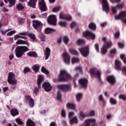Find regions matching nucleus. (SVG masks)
<instances>
[{"mask_svg": "<svg viewBox=\"0 0 126 126\" xmlns=\"http://www.w3.org/2000/svg\"><path fill=\"white\" fill-rule=\"evenodd\" d=\"M102 41L103 42V43L101 48V54L103 56H105L108 53V49L113 46V42L107 41V37L105 36L102 38Z\"/></svg>", "mask_w": 126, "mask_h": 126, "instance_id": "1", "label": "nucleus"}, {"mask_svg": "<svg viewBox=\"0 0 126 126\" xmlns=\"http://www.w3.org/2000/svg\"><path fill=\"white\" fill-rule=\"evenodd\" d=\"M59 81H68L70 79H72L71 75L67 72L66 70L63 69L60 71V74L58 76Z\"/></svg>", "mask_w": 126, "mask_h": 126, "instance_id": "2", "label": "nucleus"}, {"mask_svg": "<svg viewBox=\"0 0 126 126\" xmlns=\"http://www.w3.org/2000/svg\"><path fill=\"white\" fill-rule=\"evenodd\" d=\"M29 48L27 46H20L15 48V54L18 59H20L24 55V53L28 52Z\"/></svg>", "mask_w": 126, "mask_h": 126, "instance_id": "3", "label": "nucleus"}, {"mask_svg": "<svg viewBox=\"0 0 126 126\" xmlns=\"http://www.w3.org/2000/svg\"><path fill=\"white\" fill-rule=\"evenodd\" d=\"M7 81L11 85H16L17 84V79L15 78V74L11 72L8 74Z\"/></svg>", "mask_w": 126, "mask_h": 126, "instance_id": "4", "label": "nucleus"}, {"mask_svg": "<svg viewBox=\"0 0 126 126\" xmlns=\"http://www.w3.org/2000/svg\"><path fill=\"white\" fill-rule=\"evenodd\" d=\"M115 19L117 20H121L123 23L126 24V11H121L119 14L115 16Z\"/></svg>", "mask_w": 126, "mask_h": 126, "instance_id": "5", "label": "nucleus"}, {"mask_svg": "<svg viewBox=\"0 0 126 126\" xmlns=\"http://www.w3.org/2000/svg\"><path fill=\"white\" fill-rule=\"evenodd\" d=\"M101 0L102 10L105 11L106 13H109L110 11V6L108 0Z\"/></svg>", "mask_w": 126, "mask_h": 126, "instance_id": "6", "label": "nucleus"}, {"mask_svg": "<svg viewBox=\"0 0 126 126\" xmlns=\"http://www.w3.org/2000/svg\"><path fill=\"white\" fill-rule=\"evenodd\" d=\"M57 16L55 15H50L47 18V22L50 25H57Z\"/></svg>", "mask_w": 126, "mask_h": 126, "instance_id": "7", "label": "nucleus"}, {"mask_svg": "<svg viewBox=\"0 0 126 126\" xmlns=\"http://www.w3.org/2000/svg\"><path fill=\"white\" fill-rule=\"evenodd\" d=\"M62 58L63 59V63H65V64H67L69 65L70 64V55L67 52H63L62 54Z\"/></svg>", "mask_w": 126, "mask_h": 126, "instance_id": "8", "label": "nucleus"}, {"mask_svg": "<svg viewBox=\"0 0 126 126\" xmlns=\"http://www.w3.org/2000/svg\"><path fill=\"white\" fill-rule=\"evenodd\" d=\"M79 51L83 57L86 58V57H88V55H89V46H86L82 48H79Z\"/></svg>", "mask_w": 126, "mask_h": 126, "instance_id": "9", "label": "nucleus"}, {"mask_svg": "<svg viewBox=\"0 0 126 126\" xmlns=\"http://www.w3.org/2000/svg\"><path fill=\"white\" fill-rule=\"evenodd\" d=\"M42 87L44 89L46 92H50L53 89V86L51 85V84L48 82H44L42 84Z\"/></svg>", "mask_w": 126, "mask_h": 126, "instance_id": "10", "label": "nucleus"}, {"mask_svg": "<svg viewBox=\"0 0 126 126\" xmlns=\"http://www.w3.org/2000/svg\"><path fill=\"white\" fill-rule=\"evenodd\" d=\"M57 87L63 91H68L71 88V85L68 84L59 85L57 86Z\"/></svg>", "mask_w": 126, "mask_h": 126, "instance_id": "11", "label": "nucleus"}, {"mask_svg": "<svg viewBox=\"0 0 126 126\" xmlns=\"http://www.w3.org/2000/svg\"><path fill=\"white\" fill-rule=\"evenodd\" d=\"M38 6L40 10H42V11H47V10H48V8L47 7V5H46V3H45V1L44 0H40L38 3Z\"/></svg>", "mask_w": 126, "mask_h": 126, "instance_id": "12", "label": "nucleus"}, {"mask_svg": "<svg viewBox=\"0 0 126 126\" xmlns=\"http://www.w3.org/2000/svg\"><path fill=\"white\" fill-rule=\"evenodd\" d=\"M90 73L91 74H94L99 80H101V72L100 71L97 70L95 68H92L90 70Z\"/></svg>", "mask_w": 126, "mask_h": 126, "instance_id": "13", "label": "nucleus"}, {"mask_svg": "<svg viewBox=\"0 0 126 126\" xmlns=\"http://www.w3.org/2000/svg\"><path fill=\"white\" fill-rule=\"evenodd\" d=\"M37 79V84L38 87V88H41V84L43 81H44L45 78L44 76L42 75H38Z\"/></svg>", "mask_w": 126, "mask_h": 126, "instance_id": "14", "label": "nucleus"}, {"mask_svg": "<svg viewBox=\"0 0 126 126\" xmlns=\"http://www.w3.org/2000/svg\"><path fill=\"white\" fill-rule=\"evenodd\" d=\"M88 82V81H87V79H81L79 80V84H80V85L82 86V87H83V88H85V87L87 86Z\"/></svg>", "mask_w": 126, "mask_h": 126, "instance_id": "15", "label": "nucleus"}, {"mask_svg": "<svg viewBox=\"0 0 126 126\" xmlns=\"http://www.w3.org/2000/svg\"><path fill=\"white\" fill-rule=\"evenodd\" d=\"M96 122V119L92 118L87 119L85 121V125L82 126H90L91 123H95Z\"/></svg>", "mask_w": 126, "mask_h": 126, "instance_id": "16", "label": "nucleus"}, {"mask_svg": "<svg viewBox=\"0 0 126 126\" xmlns=\"http://www.w3.org/2000/svg\"><path fill=\"white\" fill-rule=\"evenodd\" d=\"M50 55H51V49L49 47H46L44 51V55L45 56V60H47L50 58Z\"/></svg>", "mask_w": 126, "mask_h": 126, "instance_id": "17", "label": "nucleus"}, {"mask_svg": "<svg viewBox=\"0 0 126 126\" xmlns=\"http://www.w3.org/2000/svg\"><path fill=\"white\" fill-rule=\"evenodd\" d=\"M107 81L111 84H115L116 83V78L113 75L108 76L107 77Z\"/></svg>", "mask_w": 126, "mask_h": 126, "instance_id": "18", "label": "nucleus"}, {"mask_svg": "<svg viewBox=\"0 0 126 126\" xmlns=\"http://www.w3.org/2000/svg\"><path fill=\"white\" fill-rule=\"evenodd\" d=\"M115 68L117 69V70H122V67L121 65H122V62L119 60H115Z\"/></svg>", "mask_w": 126, "mask_h": 126, "instance_id": "19", "label": "nucleus"}, {"mask_svg": "<svg viewBox=\"0 0 126 126\" xmlns=\"http://www.w3.org/2000/svg\"><path fill=\"white\" fill-rule=\"evenodd\" d=\"M66 106L67 109H71V110H75V108H76V105L75 103L70 102L67 103Z\"/></svg>", "mask_w": 126, "mask_h": 126, "instance_id": "20", "label": "nucleus"}, {"mask_svg": "<svg viewBox=\"0 0 126 126\" xmlns=\"http://www.w3.org/2000/svg\"><path fill=\"white\" fill-rule=\"evenodd\" d=\"M36 2H37V0H30L28 2V5L34 8L36 6Z\"/></svg>", "mask_w": 126, "mask_h": 126, "instance_id": "21", "label": "nucleus"}, {"mask_svg": "<svg viewBox=\"0 0 126 126\" xmlns=\"http://www.w3.org/2000/svg\"><path fill=\"white\" fill-rule=\"evenodd\" d=\"M16 44L17 45H27L28 46H29V43L28 41L22 40L21 39L18 40L16 41Z\"/></svg>", "mask_w": 126, "mask_h": 126, "instance_id": "22", "label": "nucleus"}, {"mask_svg": "<svg viewBox=\"0 0 126 126\" xmlns=\"http://www.w3.org/2000/svg\"><path fill=\"white\" fill-rule=\"evenodd\" d=\"M118 51L116 48H112L109 51L110 58H114L115 55H117Z\"/></svg>", "mask_w": 126, "mask_h": 126, "instance_id": "23", "label": "nucleus"}, {"mask_svg": "<svg viewBox=\"0 0 126 126\" xmlns=\"http://www.w3.org/2000/svg\"><path fill=\"white\" fill-rule=\"evenodd\" d=\"M78 118H77V117L76 116H74L69 120V124L70 125H73L74 124H78Z\"/></svg>", "mask_w": 126, "mask_h": 126, "instance_id": "24", "label": "nucleus"}, {"mask_svg": "<svg viewBox=\"0 0 126 126\" xmlns=\"http://www.w3.org/2000/svg\"><path fill=\"white\" fill-rule=\"evenodd\" d=\"M83 96V94L81 93H78L76 94V100L77 102H80L82 97Z\"/></svg>", "mask_w": 126, "mask_h": 126, "instance_id": "25", "label": "nucleus"}, {"mask_svg": "<svg viewBox=\"0 0 126 126\" xmlns=\"http://www.w3.org/2000/svg\"><path fill=\"white\" fill-rule=\"evenodd\" d=\"M27 32H21L19 33V35H18V38H21V39H24L25 40H27V37L23 36H27Z\"/></svg>", "mask_w": 126, "mask_h": 126, "instance_id": "26", "label": "nucleus"}, {"mask_svg": "<svg viewBox=\"0 0 126 126\" xmlns=\"http://www.w3.org/2000/svg\"><path fill=\"white\" fill-rule=\"evenodd\" d=\"M29 57H32L33 58H38V54L35 51H31L27 53Z\"/></svg>", "mask_w": 126, "mask_h": 126, "instance_id": "27", "label": "nucleus"}, {"mask_svg": "<svg viewBox=\"0 0 126 126\" xmlns=\"http://www.w3.org/2000/svg\"><path fill=\"white\" fill-rule=\"evenodd\" d=\"M11 115L13 117H15V116H18L19 115V113L18 112V111H17V109L14 108L12 109L10 111Z\"/></svg>", "mask_w": 126, "mask_h": 126, "instance_id": "28", "label": "nucleus"}, {"mask_svg": "<svg viewBox=\"0 0 126 126\" xmlns=\"http://www.w3.org/2000/svg\"><path fill=\"white\" fill-rule=\"evenodd\" d=\"M44 32L45 34H51V33H53V32H55V30L54 29H52L51 28L48 27L45 29Z\"/></svg>", "mask_w": 126, "mask_h": 126, "instance_id": "29", "label": "nucleus"}, {"mask_svg": "<svg viewBox=\"0 0 126 126\" xmlns=\"http://www.w3.org/2000/svg\"><path fill=\"white\" fill-rule=\"evenodd\" d=\"M78 117H79V119H80V120L82 121V120H83L84 118H86L87 116L84 114V112H83V111L80 110L79 111V115Z\"/></svg>", "mask_w": 126, "mask_h": 126, "instance_id": "30", "label": "nucleus"}, {"mask_svg": "<svg viewBox=\"0 0 126 126\" xmlns=\"http://www.w3.org/2000/svg\"><path fill=\"white\" fill-rule=\"evenodd\" d=\"M69 52L71 55H74L75 56H78V52L76 51V50L72 48H70L68 49Z\"/></svg>", "mask_w": 126, "mask_h": 126, "instance_id": "31", "label": "nucleus"}, {"mask_svg": "<svg viewBox=\"0 0 126 126\" xmlns=\"http://www.w3.org/2000/svg\"><path fill=\"white\" fill-rule=\"evenodd\" d=\"M7 2L9 3L8 5V7H12V6L15 5L16 0H7Z\"/></svg>", "mask_w": 126, "mask_h": 126, "instance_id": "32", "label": "nucleus"}, {"mask_svg": "<svg viewBox=\"0 0 126 126\" xmlns=\"http://www.w3.org/2000/svg\"><path fill=\"white\" fill-rule=\"evenodd\" d=\"M26 126H35V123L31 119H29L26 122Z\"/></svg>", "mask_w": 126, "mask_h": 126, "instance_id": "33", "label": "nucleus"}, {"mask_svg": "<svg viewBox=\"0 0 126 126\" xmlns=\"http://www.w3.org/2000/svg\"><path fill=\"white\" fill-rule=\"evenodd\" d=\"M41 25V22L39 21H33V26L34 29H37Z\"/></svg>", "mask_w": 126, "mask_h": 126, "instance_id": "34", "label": "nucleus"}, {"mask_svg": "<svg viewBox=\"0 0 126 126\" xmlns=\"http://www.w3.org/2000/svg\"><path fill=\"white\" fill-rule=\"evenodd\" d=\"M32 68L36 73L39 71V69H40V66L39 64H34L32 66Z\"/></svg>", "mask_w": 126, "mask_h": 126, "instance_id": "35", "label": "nucleus"}, {"mask_svg": "<svg viewBox=\"0 0 126 126\" xmlns=\"http://www.w3.org/2000/svg\"><path fill=\"white\" fill-rule=\"evenodd\" d=\"M71 62L72 64H74V63H79V58L76 57H73L71 59Z\"/></svg>", "mask_w": 126, "mask_h": 126, "instance_id": "36", "label": "nucleus"}, {"mask_svg": "<svg viewBox=\"0 0 126 126\" xmlns=\"http://www.w3.org/2000/svg\"><path fill=\"white\" fill-rule=\"evenodd\" d=\"M16 8L17 10H22V9H24V6H23V4L19 3L16 5Z\"/></svg>", "mask_w": 126, "mask_h": 126, "instance_id": "37", "label": "nucleus"}, {"mask_svg": "<svg viewBox=\"0 0 126 126\" xmlns=\"http://www.w3.org/2000/svg\"><path fill=\"white\" fill-rule=\"evenodd\" d=\"M84 43H85V40L82 39H78L76 42V44L78 45V46H80V45H82V44H84Z\"/></svg>", "mask_w": 126, "mask_h": 126, "instance_id": "38", "label": "nucleus"}, {"mask_svg": "<svg viewBox=\"0 0 126 126\" xmlns=\"http://www.w3.org/2000/svg\"><path fill=\"white\" fill-rule=\"evenodd\" d=\"M62 40L63 43L65 44V45H67V44H68V42H69V38L66 36H63L62 38Z\"/></svg>", "mask_w": 126, "mask_h": 126, "instance_id": "39", "label": "nucleus"}, {"mask_svg": "<svg viewBox=\"0 0 126 126\" xmlns=\"http://www.w3.org/2000/svg\"><path fill=\"white\" fill-rule=\"evenodd\" d=\"M33 98L30 95H27L25 97L24 101L26 103H29L30 101H31L32 100Z\"/></svg>", "mask_w": 126, "mask_h": 126, "instance_id": "40", "label": "nucleus"}, {"mask_svg": "<svg viewBox=\"0 0 126 126\" xmlns=\"http://www.w3.org/2000/svg\"><path fill=\"white\" fill-rule=\"evenodd\" d=\"M111 9L113 13H117L118 12V7L117 5L116 6H112L111 7Z\"/></svg>", "mask_w": 126, "mask_h": 126, "instance_id": "41", "label": "nucleus"}, {"mask_svg": "<svg viewBox=\"0 0 126 126\" xmlns=\"http://www.w3.org/2000/svg\"><path fill=\"white\" fill-rule=\"evenodd\" d=\"M61 9H62V7H61V6H58L54 7L52 9V11L53 12H58V11H60Z\"/></svg>", "mask_w": 126, "mask_h": 126, "instance_id": "42", "label": "nucleus"}, {"mask_svg": "<svg viewBox=\"0 0 126 126\" xmlns=\"http://www.w3.org/2000/svg\"><path fill=\"white\" fill-rule=\"evenodd\" d=\"M89 27L90 29H92V30H95V29H96V24L94 23H91L89 25Z\"/></svg>", "mask_w": 126, "mask_h": 126, "instance_id": "43", "label": "nucleus"}, {"mask_svg": "<svg viewBox=\"0 0 126 126\" xmlns=\"http://www.w3.org/2000/svg\"><path fill=\"white\" fill-rule=\"evenodd\" d=\"M58 24L62 27H65L66 26V22L63 21H60Z\"/></svg>", "mask_w": 126, "mask_h": 126, "instance_id": "44", "label": "nucleus"}, {"mask_svg": "<svg viewBox=\"0 0 126 126\" xmlns=\"http://www.w3.org/2000/svg\"><path fill=\"white\" fill-rule=\"evenodd\" d=\"M27 35H28L30 38H31L33 40H35L36 39V36H35V34L33 33H27Z\"/></svg>", "mask_w": 126, "mask_h": 126, "instance_id": "45", "label": "nucleus"}, {"mask_svg": "<svg viewBox=\"0 0 126 126\" xmlns=\"http://www.w3.org/2000/svg\"><path fill=\"white\" fill-rule=\"evenodd\" d=\"M66 16V15L64 14L63 12H61L59 15L60 19H63L64 20H65Z\"/></svg>", "mask_w": 126, "mask_h": 126, "instance_id": "46", "label": "nucleus"}, {"mask_svg": "<svg viewBox=\"0 0 126 126\" xmlns=\"http://www.w3.org/2000/svg\"><path fill=\"white\" fill-rule=\"evenodd\" d=\"M91 32L90 31L84 32H83V36H84V37H85L86 38H87V37L90 35Z\"/></svg>", "mask_w": 126, "mask_h": 126, "instance_id": "47", "label": "nucleus"}, {"mask_svg": "<svg viewBox=\"0 0 126 126\" xmlns=\"http://www.w3.org/2000/svg\"><path fill=\"white\" fill-rule=\"evenodd\" d=\"M41 71L43 73H45V74H49L50 73V72L48 70L45 68V67L42 66L41 67Z\"/></svg>", "mask_w": 126, "mask_h": 126, "instance_id": "48", "label": "nucleus"}, {"mask_svg": "<svg viewBox=\"0 0 126 126\" xmlns=\"http://www.w3.org/2000/svg\"><path fill=\"white\" fill-rule=\"evenodd\" d=\"M110 102L112 105H117V100L116 99L111 98L110 99Z\"/></svg>", "mask_w": 126, "mask_h": 126, "instance_id": "49", "label": "nucleus"}, {"mask_svg": "<svg viewBox=\"0 0 126 126\" xmlns=\"http://www.w3.org/2000/svg\"><path fill=\"white\" fill-rule=\"evenodd\" d=\"M16 123L18 124V125H19L20 126H22V125H24V123L20 120L19 118H17L15 120Z\"/></svg>", "mask_w": 126, "mask_h": 126, "instance_id": "50", "label": "nucleus"}, {"mask_svg": "<svg viewBox=\"0 0 126 126\" xmlns=\"http://www.w3.org/2000/svg\"><path fill=\"white\" fill-rule=\"evenodd\" d=\"M94 47L96 53H99L100 51V48H99V44L98 43H95L94 45Z\"/></svg>", "mask_w": 126, "mask_h": 126, "instance_id": "51", "label": "nucleus"}, {"mask_svg": "<svg viewBox=\"0 0 126 126\" xmlns=\"http://www.w3.org/2000/svg\"><path fill=\"white\" fill-rule=\"evenodd\" d=\"M74 70H75V71H77L79 70L81 73H82V67L81 66L75 67Z\"/></svg>", "mask_w": 126, "mask_h": 126, "instance_id": "52", "label": "nucleus"}, {"mask_svg": "<svg viewBox=\"0 0 126 126\" xmlns=\"http://www.w3.org/2000/svg\"><path fill=\"white\" fill-rule=\"evenodd\" d=\"M119 98L123 101H126V96L124 94H120L119 96Z\"/></svg>", "mask_w": 126, "mask_h": 126, "instance_id": "53", "label": "nucleus"}, {"mask_svg": "<svg viewBox=\"0 0 126 126\" xmlns=\"http://www.w3.org/2000/svg\"><path fill=\"white\" fill-rule=\"evenodd\" d=\"M31 71V69L30 68L28 67H25L24 69V73L26 74L28 72H30Z\"/></svg>", "mask_w": 126, "mask_h": 126, "instance_id": "54", "label": "nucleus"}, {"mask_svg": "<svg viewBox=\"0 0 126 126\" xmlns=\"http://www.w3.org/2000/svg\"><path fill=\"white\" fill-rule=\"evenodd\" d=\"M29 105L30 108H33L34 107V99H32L29 102Z\"/></svg>", "mask_w": 126, "mask_h": 126, "instance_id": "55", "label": "nucleus"}, {"mask_svg": "<svg viewBox=\"0 0 126 126\" xmlns=\"http://www.w3.org/2000/svg\"><path fill=\"white\" fill-rule=\"evenodd\" d=\"M65 20H67L68 21H71V20H72V17H71V16L69 15H66Z\"/></svg>", "mask_w": 126, "mask_h": 126, "instance_id": "56", "label": "nucleus"}, {"mask_svg": "<svg viewBox=\"0 0 126 126\" xmlns=\"http://www.w3.org/2000/svg\"><path fill=\"white\" fill-rule=\"evenodd\" d=\"M61 116L63 118H65L66 116V114L65 113V110L64 109H62L61 111Z\"/></svg>", "mask_w": 126, "mask_h": 126, "instance_id": "57", "label": "nucleus"}, {"mask_svg": "<svg viewBox=\"0 0 126 126\" xmlns=\"http://www.w3.org/2000/svg\"><path fill=\"white\" fill-rule=\"evenodd\" d=\"M111 3H119L122 1L121 0H109Z\"/></svg>", "mask_w": 126, "mask_h": 126, "instance_id": "58", "label": "nucleus"}, {"mask_svg": "<svg viewBox=\"0 0 126 126\" xmlns=\"http://www.w3.org/2000/svg\"><path fill=\"white\" fill-rule=\"evenodd\" d=\"M40 88H39V87L38 86V87H35L34 89H33V93L34 94H38V93L39 92V89H40Z\"/></svg>", "mask_w": 126, "mask_h": 126, "instance_id": "59", "label": "nucleus"}, {"mask_svg": "<svg viewBox=\"0 0 126 126\" xmlns=\"http://www.w3.org/2000/svg\"><path fill=\"white\" fill-rule=\"evenodd\" d=\"M88 116H90V117H94V116H95V111L92 110L90 111Z\"/></svg>", "mask_w": 126, "mask_h": 126, "instance_id": "60", "label": "nucleus"}, {"mask_svg": "<svg viewBox=\"0 0 126 126\" xmlns=\"http://www.w3.org/2000/svg\"><path fill=\"white\" fill-rule=\"evenodd\" d=\"M39 38L42 42H45V36H44L43 34H40L39 35Z\"/></svg>", "mask_w": 126, "mask_h": 126, "instance_id": "61", "label": "nucleus"}, {"mask_svg": "<svg viewBox=\"0 0 126 126\" xmlns=\"http://www.w3.org/2000/svg\"><path fill=\"white\" fill-rule=\"evenodd\" d=\"M90 37H91V39L94 40V39L96 38V35L94 34V33L91 32L90 33Z\"/></svg>", "mask_w": 126, "mask_h": 126, "instance_id": "62", "label": "nucleus"}, {"mask_svg": "<svg viewBox=\"0 0 126 126\" xmlns=\"http://www.w3.org/2000/svg\"><path fill=\"white\" fill-rule=\"evenodd\" d=\"M16 33V31H12L7 33V36H12L13 34H15Z\"/></svg>", "mask_w": 126, "mask_h": 126, "instance_id": "63", "label": "nucleus"}, {"mask_svg": "<svg viewBox=\"0 0 126 126\" xmlns=\"http://www.w3.org/2000/svg\"><path fill=\"white\" fill-rule=\"evenodd\" d=\"M75 114L74 112H69L68 115V118L70 119L72 117H73V115H75Z\"/></svg>", "mask_w": 126, "mask_h": 126, "instance_id": "64", "label": "nucleus"}]
</instances>
